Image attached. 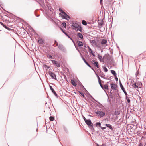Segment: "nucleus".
I'll return each mask as SVG.
<instances>
[{"instance_id": "nucleus-46", "label": "nucleus", "mask_w": 146, "mask_h": 146, "mask_svg": "<svg viewBox=\"0 0 146 146\" xmlns=\"http://www.w3.org/2000/svg\"><path fill=\"white\" fill-rule=\"evenodd\" d=\"M101 129H102V130H104V129H106V127H100Z\"/></svg>"}, {"instance_id": "nucleus-60", "label": "nucleus", "mask_w": 146, "mask_h": 146, "mask_svg": "<svg viewBox=\"0 0 146 146\" xmlns=\"http://www.w3.org/2000/svg\"><path fill=\"white\" fill-rule=\"evenodd\" d=\"M97 146H102V145H100V146H99V145H98V144H97Z\"/></svg>"}, {"instance_id": "nucleus-42", "label": "nucleus", "mask_w": 146, "mask_h": 146, "mask_svg": "<svg viewBox=\"0 0 146 146\" xmlns=\"http://www.w3.org/2000/svg\"><path fill=\"white\" fill-rule=\"evenodd\" d=\"M86 65H87L90 68H91V66L88 63V62H87L86 64Z\"/></svg>"}, {"instance_id": "nucleus-41", "label": "nucleus", "mask_w": 146, "mask_h": 146, "mask_svg": "<svg viewBox=\"0 0 146 146\" xmlns=\"http://www.w3.org/2000/svg\"><path fill=\"white\" fill-rule=\"evenodd\" d=\"M100 76L102 78L104 79L105 78H104L105 75L104 74H103L101 75H100Z\"/></svg>"}, {"instance_id": "nucleus-6", "label": "nucleus", "mask_w": 146, "mask_h": 146, "mask_svg": "<svg viewBox=\"0 0 146 146\" xmlns=\"http://www.w3.org/2000/svg\"><path fill=\"white\" fill-rule=\"evenodd\" d=\"M49 74L53 79L55 80H57L56 75L54 73L52 72H49Z\"/></svg>"}, {"instance_id": "nucleus-51", "label": "nucleus", "mask_w": 146, "mask_h": 146, "mask_svg": "<svg viewBox=\"0 0 146 146\" xmlns=\"http://www.w3.org/2000/svg\"><path fill=\"white\" fill-rule=\"evenodd\" d=\"M138 146H143V144L141 143H140Z\"/></svg>"}, {"instance_id": "nucleus-48", "label": "nucleus", "mask_w": 146, "mask_h": 146, "mask_svg": "<svg viewBox=\"0 0 146 146\" xmlns=\"http://www.w3.org/2000/svg\"><path fill=\"white\" fill-rule=\"evenodd\" d=\"M115 80L116 81H118V78L116 76L115 78Z\"/></svg>"}, {"instance_id": "nucleus-1", "label": "nucleus", "mask_w": 146, "mask_h": 146, "mask_svg": "<svg viewBox=\"0 0 146 146\" xmlns=\"http://www.w3.org/2000/svg\"><path fill=\"white\" fill-rule=\"evenodd\" d=\"M85 122L90 128L94 129L93 124L90 119L87 120Z\"/></svg>"}, {"instance_id": "nucleus-30", "label": "nucleus", "mask_w": 146, "mask_h": 146, "mask_svg": "<svg viewBox=\"0 0 146 146\" xmlns=\"http://www.w3.org/2000/svg\"><path fill=\"white\" fill-rule=\"evenodd\" d=\"M101 123L100 122H97L96 123V124L97 125H98L100 127H101Z\"/></svg>"}, {"instance_id": "nucleus-18", "label": "nucleus", "mask_w": 146, "mask_h": 146, "mask_svg": "<svg viewBox=\"0 0 146 146\" xmlns=\"http://www.w3.org/2000/svg\"><path fill=\"white\" fill-rule=\"evenodd\" d=\"M77 35L80 38H81V39L83 38V36L80 33H78Z\"/></svg>"}, {"instance_id": "nucleus-2", "label": "nucleus", "mask_w": 146, "mask_h": 146, "mask_svg": "<svg viewBox=\"0 0 146 146\" xmlns=\"http://www.w3.org/2000/svg\"><path fill=\"white\" fill-rule=\"evenodd\" d=\"M95 113L98 116H100V117H104L106 114L104 112L100 111H97Z\"/></svg>"}, {"instance_id": "nucleus-9", "label": "nucleus", "mask_w": 146, "mask_h": 146, "mask_svg": "<svg viewBox=\"0 0 146 146\" xmlns=\"http://www.w3.org/2000/svg\"><path fill=\"white\" fill-rule=\"evenodd\" d=\"M40 4L43 7H45V4L46 3V0H40Z\"/></svg>"}, {"instance_id": "nucleus-33", "label": "nucleus", "mask_w": 146, "mask_h": 146, "mask_svg": "<svg viewBox=\"0 0 146 146\" xmlns=\"http://www.w3.org/2000/svg\"><path fill=\"white\" fill-rule=\"evenodd\" d=\"M3 26L6 29H8V30H9V29H9L8 27L6 26V25L4 24Z\"/></svg>"}, {"instance_id": "nucleus-17", "label": "nucleus", "mask_w": 146, "mask_h": 146, "mask_svg": "<svg viewBox=\"0 0 146 146\" xmlns=\"http://www.w3.org/2000/svg\"><path fill=\"white\" fill-rule=\"evenodd\" d=\"M111 72L112 73V74L113 75L115 76H116L117 74L116 73V72L115 71H114V70H111Z\"/></svg>"}, {"instance_id": "nucleus-28", "label": "nucleus", "mask_w": 146, "mask_h": 146, "mask_svg": "<svg viewBox=\"0 0 146 146\" xmlns=\"http://www.w3.org/2000/svg\"><path fill=\"white\" fill-rule=\"evenodd\" d=\"M62 25L65 28H66V23L64 22H63L62 23Z\"/></svg>"}, {"instance_id": "nucleus-61", "label": "nucleus", "mask_w": 146, "mask_h": 146, "mask_svg": "<svg viewBox=\"0 0 146 146\" xmlns=\"http://www.w3.org/2000/svg\"><path fill=\"white\" fill-rule=\"evenodd\" d=\"M82 87L85 90H86L85 88L84 87V86H83V85H82Z\"/></svg>"}, {"instance_id": "nucleus-10", "label": "nucleus", "mask_w": 146, "mask_h": 146, "mask_svg": "<svg viewBox=\"0 0 146 146\" xmlns=\"http://www.w3.org/2000/svg\"><path fill=\"white\" fill-rule=\"evenodd\" d=\"M50 88L52 91V92L53 93L55 96L56 97H58V95L56 94V92L54 90L53 88H52V86L50 85L49 86Z\"/></svg>"}, {"instance_id": "nucleus-34", "label": "nucleus", "mask_w": 146, "mask_h": 146, "mask_svg": "<svg viewBox=\"0 0 146 146\" xmlns=\"http://www.w3.org/2000/svg\"><path fill=\"white\" fill-rule=\"evenodd\" d=\"M115 115H119L120 114V113L119 111H117L115 112Z\"/></svg>"}, {"instance_id": "nucleus-59", "label": "nucleus", "mask_w": 146, "mask_h": 146, "mask_svg": "<svg viewBox=\"0 0 146 146\" xmlns=\"http://www.w3.org/2000/svg\"><path fill=\"white\" fill-rule=\"evenodd\" d=\"M62 17H62H63L64 18H65L66 17V16H64V15H62V16H61Z\"/></svg>"}, {"instance_id": "nucleus-12", "label": "nucleus", "mask_w": 146, "mask_h": 146, "mask_svg": "<svg viewBox=\"0 0 146 146\" xmlns=\"http://www.w3.org/2000/svg\"><path fill=\"white\" fill-rule=\"evenodd\" d=\"M98 58L99 59L100 62H104V60L103 59H102V56H101L100 54H98Z\"/></svg>"}, {"instance_id": "nucleus-22", "label": "nucleus", "mask_w": 146, "mask_h": 146, "mask_svg": "<svg viewBox=\"0 0 146 146\" xmlns=\"http://www.w3.org/2000/svg\"><path fill=\"white\" fill-rule=\"evenodd\" d=\"M43 67L44 68H46V70H47L48 69H49L50 68V66H49L47 65H43Z\"/></svg>"}, {"instance_id": "nucleus-53", "label": "nucleus", "mask_w": 146, "mask_h": 146, "mask_svg": "<svg viewBox=\"0 0 146 146\" xmlns=\"http://www.w3.org/2000/svg\"><path fill=\"white\" fill-rule=\"evenodd\" d=\"M92 98L95 101L97 102L92 96H91Z\"/></svg>"}, {"instance_id": "nucleus-58", "label": "nucleus", "mask_w": 146, "mask_h": 146, "mask_svg": "<svg viewBox=\"0 0 146 146\" xmlns=\"http://www.w3.org/2000/svg\"><path fill=\"white\" fill-rule=\"evenodd\" d=\"M126 99L127 100L128 99H129V97H128V96H126Z\"/></svg>"}, {"instance_id": "nucleus-15", "label": "nucleus", "mask_w": 146, "mask_h": 146, "mask_svg": "<svg viewBox=\"0 0 146 146\" xmlns=\"http://www.w3.org/2000/svg\"><path fill=\"white\" fill-rule=\"evenodd\" d=\"M76 31H79L81 32H82V28L81 26H80L79 24L78 25V27L77 29H76Z\"/></svg>"}, {"instance_id": "nucleus-43", "label": "nucleus", "mask_w": 146, "mask_h": 146, "mask_svg": "<svg viewBox=\"0 0 146 146\" xmlns=\"http://www.w3.org/2000/svg\"><path fill=\"white\" fill-rule=\"evenodd\" d=\"M82 117L83 119L85 121V122L87 120L86 119V118L84 116L82 115Z\"/></svg>"}, {"instance_id": "nucleus-36", "label": "nucleus", "mask_w": 146, "mask_h": 146, "mask_svg": "<svg viewBox=\"0 0 146 146\" xmlns=\"http://www.w3.org/2000/svg\"><path fill=\"white\" fill-rule=\"evenodd\" d=\"M89 52L90 53L92 54V56H95V54H94L93 52L92 51H90H90H89Z\"/></svg>"}, {"instance_id": "nucleus-3", "label": "nucleus", "mask_w": 146, "mask_h": 146, "mask_svg": "<svg viewBox=\"0 0 146 146\" xmlns=\"http://www.w3.org/2000/svg\"><path fill=\"white\" fill-rule=\"evenodd\" d=\"M58 48L61 51L65 52H66V50L64 46L61 44H59L58 46Z\"/></svg>"}, {"instance_id": "nucleus-40", "label": "nucleus", "mask_w": 146, "mask_h": 146, "mask_svg": "<svg viewBox=\"0 0 146 146\" xmlns=\"http://www.w3.org/2000/svg\"><path fill=\"white\" fill-rule=\"evenodd\" d=\"M59 11L60 12L62 13L64 12V11L62 10L61 8H60L59 9Z\"/></svg>"}, {"instance_id": "nucleus-38", "label": "nucleus", "mask_w": 146, "mask_h": 146, "mask_svg": "<svg viewBox=\"0 0 146 146\" xmlns=\"http://www.w3.org/2000/svg\"><path fill=\"white\" fill-rule=\"evenodd\" d=\"M91 43H92V44H95V43H96V41L95 40H92L91 41Z\"/></svg>"}, {"instance_id": "nucleus-7", "label": "nucleus", "mask_w": 146, "mask_h": 146, "mask_svg": "<svg viewBox=\"0 0 146 146\" xmlns=\"http://www.w3.org/2000/svg\"><path fill=\"white\" fill-rule=\"evenodd\" d=\"M51 61L53 64L55 65L56 66L58 67H60V63H58L57 61H55V60H52Z\"/></svg>"}, {"instance_id": "nucleus-20", "label": "nucleus", "mask_w": 146, "mask_h": 146, "mask_svg": "<svg viewBox=\"0 0 146 146\" xmlns=\"http://www.w3.org/2000/svg\"><path fill=\"white\" fill-rule=\"evenodd\" d=\"M94 65L96 66L97 68H99L98 66L99 64L98 62L97 61H95L94 63Z\"/></svg>"}, {"instance_id": "nucleus-62", "label": "nucleus", "mask_w": 146, "mask_h": 146, "mask_svg": "<svg viewBox=\"0 0 146 146\" xmlns=\"http://www.w3.org/2000/svg\"><path fill=\"white\" fill-rule=\"evenodd\" d=\"M102 0H100V3H101L102 2Z\"/></svg>"}, {"instance_id": "nucleus-14", "label": "nucleus", "mask_w": 146, "mask_h": 146, "mask_svg": "<svg viewBox=\"0 0 146 146\" xmlns=\"http://www.w3.org/2000/svg\"><path fill=\"white\" fill-rule=\"evenodd\" d=\"M106 126L108 127L111 130H113V128L111 125L110 124H106Z\"/></svg>"}, {"instance_id": "nucleus-26", "label": "nucleus", "mask_w": 146, "mask_h": 146, "mask_svg": "<svg viewBox=\"0 0 146 146\" xmlns=\"http://www.w3.org/2000/svg\"><path fill=\"white\" fill-rule=\"evenodd\" d=\"M54 118L53 116H50L49 117V119L51 121H53L54 120Z\"/></svg>"}, {"instance_id": "nucleus-21", "label": "nucleus", "mask_w": 146, "mask_h": 146, "mask_svg": "<svg viewBox=\"0 0 146 146\" xmlns=\"http://www.w3.org/2000/svg\"><path fill=\"white\" fill-rule=\"evenodd\" d=\"M82 23L83 25H87V23L86 21L84 20H82Z\"/></svg>"}, {"instance_id": "nucleus-13", "label": "nucleus", "mask_w": 146, "mask_h": 146, "mask_svg": "<svg viewBox=\"0 0 146 146\" xmlns=\"http://www.w3.org/2000/svg\"><path fill=\"white\" fill-rule=\"evenodd\" d=\"M107 41L106 40L103 39L102 40L101 43L102 45H104L106 44Z\"/></svg>"}, {"instance_id": "nucleus-56", "label": "nucleus", "mask_w": 146, "mask_h": 146, "mask_svg": "<svg viewBox=\"0 0 146 146\" xmlns=\"http://www.w3.org/2000/svg\"><path fill=\"white\" fill-rule=\"evenodd\" d=\"M91 69L94 72H95V70L93 68H92Z\"/></svg>"}, {"instance_id": "nucleus-57", "label": "nucleus", "mask_w": 146, "mask_h": 146, "mask_svg": "<svg viewBox=\"0 0 146 146\" xmlns=\"http://www.w3.org/2000/svg\"><path fill=\"white\" fill-rule=\"evenodd\" d=\"M0 24L2 25H3L4 24L2 23V22H0Z\"/></svg>"}, {"instance_id": "nucleus-45", "label": "nucleus", "mask_w": 146, "mask_h": 146, "mask_svg": "<svg viewBox=\"0 0 146 146\" xmlns=\"http://www.w3.org/2000/svg\"><path fill=\"white\" fill-rule=\"evenodd\" d=\"M127 102L128 103H130V100L129 99H128L127 100Z\"/></svg>"}, {"instance_id": "nucleus-63", "label": "nucleus", "mask_w": 146, "mask_h": 146, "mask_svg": "<svg viewBox=\"0 0 146 146\" xmlns=\"http://www.w3.org/2000/svg\"><path fill=\"white\" fill-rule=\"evenodd\" d=\"M61 30H62V31L63 32V31H64L63 30V29L62 28H61Z\"/></svg>"}, {"instance_id": "nucleus-37", "label": "nucleus", "mask_w": 146, "mask_h": 146, "mask_svg": "<svg viewBox=\"0 0 146 146\" xmlns=\"http://www.w3.org/2000/svg\"><path fill=\"white\" fill-rule=\"evenodd\" d=\"M79 93L82 96H83V97H84L85 96L84 94L81 92L79 91Z\"/></svg>"}, {"instance_id": "nucleus-8", "label": "nucleus", "mask_w": 146, "mask_h": 146, "mask_svg": "<svg viewBox=\"0 0 146 146\" xmlns=\"http://www.w3.org/2000/svg\"><path fill=\"white\" fill-rule=\"evenodd\" d=\"M134 82V81H132L131 82V84L133 87L135 88L136 90H137V89H138L139 87L137 85H136V83L135 82L133 83V82Z\"/></svg>"}, {"instance_id": "nucleus-25", "label": "nucleus", "mask_w": 146, "mask_h": 146, "mask_svg": "<svg viewBox=\"0 0 146 146\" xmlns=\"http://www.w3.org/2000/svg\"><path fill=\"white\" fill-rule=\"evenodd\" d=\"M104 90H108V87L107 84L104 85Z\"/></svg>"}, {"instance_id": "nucleus-35", "label": "nucleus", "mask_w": 146, "mask_h": 146, "mask_svg": "<svg viewBox=\"0 0 146 146\" xmlns=\"http://www.w3.org/2000/svg\"><path fill=\"white\" fill-rule=\"evenodd\" d=\"M48 57L50 59H52L53 58V57L51 55H48Z\"/></svg>"}, {"instance_id": "nucleus-23", "label": "nucleus", "mask_w": 146, "mask_h": 146, "mask_svg": "<svg viewBox=\"0 0 146 146\" xmlns=\"http://www.w3.org/2000/svg\"><path fill=\"white\" fill-rule=\"evenodd\" d=\"M98 27L101 28L102 27V22H99L98 23Z\"/></svg>"}, {"instance_id": "nucleus-44", "label": "nucleus", "mask_w": 146, "mask_h": 146, "mask_svg": "<svg viewBox=\"0 0 146 146\" xmlns=\"http://www.w3.org/2000/svg\"><path fill=\"white\" fill-rule=\"evenodd\" d=\"M87 47L88 48V49H89V51H92V49L90 48L88 46H87Z\"/></svg>"}, {"instance_id": "nucleus-49", "label": "nucleus", "mask_w": 146, "mask_h": 146, "mask_svg": "<svg viewBox=\"0 0 146 146\" xmlns=\"http://www.w3.org/2000/svg\"><path fill=\"white\" fill-rule=\"evenodd\" d=\"M64 130L66 132L67 131V129L65 127H64Z\"/></svg>"}, {"instance_id": "nucleus-54", "label": "nucleus", "mask_w": 146, "mask_h": 146, "mask_svg": "<svg viewBox=\"0 0 146 146\" xmlns=\"http://www.w3.org/2000/svg\"><path fill=\"white\" fill-rule=\"evenodd\" d=\"M54 42L55 44H57L58 43L57 42V41L56 40H54Z\"/></svg>"}, {"instance_id": "nucleus-16", "label": "nucleus", "mask_w": 146, "mask_h": 146, "mask_svg": "<svg viewBox=\"0 0 146 146\" xmlns=\"http://www.w3.org/2000/svg\"><path fill=\"white\" fill-rule=\"evenodd\" d=\"M71 82L72 84L73 85L76 86L77 85V84L76 83L75 81L73 80L72 79L71 80Z\"/></svg>"}, {"instance_id": "nucleus-27", "label": "nucleus", "mask_w": 146, "mask_h": 146, "mask_svg": "<svg viewBox=\"0 0 146 146\" xmlns=\"http://www.w3.org/2000/svg\"><path fill=\"white\" fill-rule=\"evenodd\" d=\"M102 68L105 72H107L108 71V70L106 67L103 66Z\"/></svg>"}, {"instance_id": "nucleus-52", "label": "nucleus", "mask_w": 146, "mask_h": 146, "mask_svg": "<svg viewBox=\"0 0 146 146\" xmlns=\"http://www.w3.org/2000/svg\"><path fill=\"white\" fill-rule=\"evenodd\" d=\"M62 18L63 19H65L66 20H68V19L66 17H65V18H64L63 17H62Z\"/></svg>"}, {"instance_id": "nucleus-50", "label": "nucleus", "mask_w": 146, "mask_h": 146, "mask_svg": "<svg viewBox=\"0 0 146 146\" xmlns=\"http://www.w3.org/2000/svg\"><path fill=\"white\" fill-rule=\"evenodd\" d=\"M66 16L67 18L69 19L70 18V17L68 15H67Z\"/></svg>"}, {"instance_id": "nucleus-47", "label": "nucleus", "mask_w": 146, "mask_h": 146, "mask_svg": "<svg viewBox=\"0 0 146 146\" xmlns=\"http://www.w3.org/2000/svg\"><path fill=\"white\" fill-rule=\"evenodd\" d=\"M62 13L64 14V15H65L66 16L67 15V14L65 12H64Z\"/></svg>"}, {"instance_id": "nucleus-31", "label": "nucleus", "mask_w": 146, "mask_h": 146, "mask_svg": "<svg viewBox=\"0 0 146 146\" xmlns=\"http://www.w3.org/2000/svg\"><path fill=\"white\" fill-rule=\"evenodd\" d=\"M65 34L69 38H70V39H71V40H72V39L71 38L70 36L69 35H68V34L67 33H65Z\"/></svg>"}, {"instance_id": "nucleus-11", "label": "nucleus", "mask_w": 146, "mask_h": 146, "mask_svg": "<svg viewBox=\"0 0 146 146\" xmlns=\"http://www.w3.org/2000/svg\"><path fill=\"white\" fill-rule=\"evenodd\" d=\"M111 88L112 89L116 90V85L115 84H114L113 83L111 84Z\"/></svg>"}, {"instance_id": "nucleus-5", "label": "nucleus", "mask_w": 146, "mask_h": 146, "mask_svg": "<svg viewBox=\"0 0 146 146\" xmlns=\"http://www.w3.org/2000/svg\"><path fill=\"white\" fill-rule=\"evenodd\" d=\"M119 84H120V87L121 89L124 92L125 95L126 96H127V93L126 92L125 88H124V87L123 86L122 84L120 81V82H119Z\"/></svg>"}, {"instance_id": "nucleus-4", "label": "nucleus", "mask_w": 146, "mask_h": 146, "mask_svg": "<svg viewBox=\"0 0 146 146\" xmlns=\"http://www.w3.org/2000/svg\"><path fill=\"white\" fill-rule=\"evenodd\" d=\"M79 25V24L77 23L72 22V23L71 27L73 29L76 30V29H77Z\"/></svg>"}, {"instance_id": "nucleus-24", "label": "nucleus", "mask_w": 146, "mask_h": 146, "mask_svg": "<svg viewBox=\"0 0 146 146\" xmlns=\"http://www.w3.org/2000/svg\"><path fill=\"white\" fill-rule=\"evenodd\" d=\"M38 42L40 44H43L44 43V42L42 39H40L38 40Z\"/></svg>"}, {"instance_id": "nucleus-64", "label": "nucleus", "mask_w": 146, "mask_h": 146, "mask_svg": "<svg viewBox=\"0 0 146 146\" xmlns=\"http://www.w3.org/2000/svg\"><path fill=\"white\" fill-rule=\"evenodd\" d=\"M64 34H65V33H66V32H65V31H63V32H62Z\"/></svg>"}, {"instance_id": "nucleus-39", "label": "nucleus", "mask_w": 146, "mask_h": 146, "mask_svg": "<svg viewBox=\"0 0 146 146\" xmlns=\"http://www.w3.org/2000/svg\"><path fill=\"white\" fill-rule=\"evenodd\" d=\"M100 86L102 88V89H104V87L102 85V84L101 83V82H100V83H99Z\"/></svg>"}, {"instance_id": "nucleus-32", "label": "nucleus", "mask_w": 146, "mask_h": 146, "mask_svg": "<svg viewBox=\"0 0 146 146\" xmlns=\"http://www.w3.org/2000/svg\"><path fill=\"white\" fill-rule=\"evenodd\" d=\"M97 78H98V82L99 83H100V82H101V80H100V79L99 77V76H98V75H97Z\"/></svg>"}, {"instance_id": "nucleus-19", "label": "nucleus", "mask_w": 146, "mask_h": 146, "mask_svg": "<svg viewBox=\"0 0 146 146\" xmlns=\"http://www.w3.org/2000/svg\"><path fill=\"white\" fill-rule=\"evenodd\" d=\"M78 44L79 47H82L83 46V44L82 42L80 41H78Z\"/></svg>"}, {"instance_id": "nucleus-29", "label": "nucleus", "mask_w": 146, "mask_h": 146, "mask_svg": "<svg viewBox=\"0 0 146 146\" xmlns=\"http://www.w3.org/2000/svg\"><path fill=\"white\" fill-rule=\"evenodd\" d=\"M82 58L85 64H86L87 62H88L86 61L85 60L84 58L82 56Z\"/></svg>"}, {"instance_id": "nucleus-55", "label": "nucleus", "mask_w": 146, "mask_h": 146, "mask_svg": "<svg viewBox=\"0 0 146 146\" xmlns=\"http://www.w3.org/2000/svg\"><path fill=\"white\" fill-rule=\"evenodd\" d=\"M56 44V45L55 46V47H56L57 46H58L59 45V44H58V43H57V44Z\"/></svg>"}]
</instances>
